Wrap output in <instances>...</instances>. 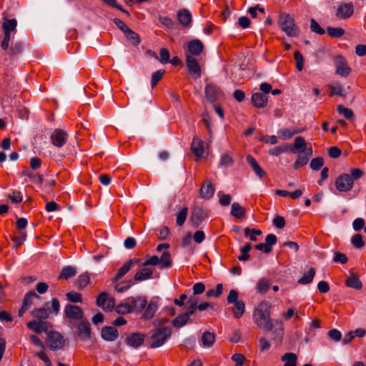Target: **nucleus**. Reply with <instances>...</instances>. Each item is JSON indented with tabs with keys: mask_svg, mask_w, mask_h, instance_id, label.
I'll use <instances>...</instances> for the list:
<instances>
[{
	"mask_svg": "<svg viewBox=\"0 0 366 366\" xmlns=\"http://www.w3.org/2000/svg\"><path fill=\"white\" fill-rule=\"evenodd\" d=\"M150 266H157L159 269H168L172 266V259L168 250L163 252L160 257L153 255L145 261L134 258L125 262L119 269L117 274H126L130 269L137 267L138 270L135 274H152L153 269Z\"/></svg>",
	"mask_w": 366,
	"mask_h": 366,
	"instance_id": "1",
	"label": "nucleus"
},
{
	"mask_svg": "<svg viewBox=\"0 0 366 366\" xmlns=\"http://www.w3.org/2000/svg\"><path fill=\"white\" fill-rule=\"evenodd\" d=\"M290 152L297 154V159L294 163L295 169H298L301 167L306 165L312 156V149L311 147H307L305 140L302 137H297L295 139L293 144H282L275 147L269 150V154L272 156H279L282 152Z\"/></svg>",
	"mask_w": 366,
	"mask_h": 366,
	"instance_id": "2",
	"label": "nucleus"
},
{
	"mask_svg": "<svg viewBox=\"0 0 366 366\" xmlns=\"http://www.w3.org/2000/svg\"><path fill=\"white\" fill-rule=\"evenodd\" d=\"M270 305L267 301L260 302L253 311V321L262 330L272 331L274 325L269 317Z\"/></svg>",
	"mask_w": 366,
	"mask_h": 366,
	"instance_id": "3",
	"label": "nucleus"
},
{
	"mask_svg": "<svg viewBox=\"0 0 366 366\" xmlns=\"http://www.w3.org/2000/svg\"><path fill=\"white\" fill-rule=\"evenodd\" d=\"M351 175L344 173L340 174L335 181L337 189L342 192H346L352 189L354 181L357 180L363 175V172L357 168L351 169Z\"/></svg>",
	"mask_w": 366,
	"mask_h": 366,
	"instance_id": "4",
	"label": "nucleus"
},
{
	"mask_svg": "<svg viewBox=\"0 0 366 366\" xmlns=\"http://www.w3.org/2000/svg\"><path fill=\"white\" fill-rule=\"evenodd\" d=\"M278 24L287 36L296 37L299 35V28L295 25L294 19L289 14H281L279 16Z\"/></svg>",
	"mask_w": 366,
	"mask_h": 366,
	"instance_id": "5",
	"label": "nucleus"
},
{
	"mask_svg": "<svg viewBox=\"0 0 366 366\" xmlns=\"http://www.w3.org/2000/svg\"><path fill=\"white\" fill-rule=\"evenodd\" d=\"M171 329L167 327H159L153 331L149 344L152 348H157L162 346L170 337Z\"/></svg>",
	"mask_w": 366,
	"mask_h": 366,
	"instance_id": "6",
	"label": "nucleus"
},
{
	"mask_svg": "<svg viewBox=\"0 0 366 366\" xmlns=\"http://www.w3.org/2000/svg\"><path fill=\"white\" fill-rule=\"evenodd\" d=\"M151 276H134L132 278L130 276H115L113 282L115 284V290L118 292H122L133 285L137 281H142L148 279Z\"/></svg>",
	"mask_w": 366,
	"mask_h": 366,
	"instance_id": "7",
	"label": "nucleus"
},
{
	"mask_svg": "<svg viewBox=\"0 0 366 366\" xmlns=\"http://www.w3.org/2000/svg\"><path fill=\"white\" fill-rule=\"evenodd\" d=\"M227 301L229 304H234L232 310L234 318L239 319L245 312V304L242 300H238V292L235 290H231L227 297Z\"/></svg>",
	"mask_w": 366,
	"mask_h": 366,
	"instance_id": "8",
	"label": "nucleus"
},
{
	"mask_svg": "<svg viewBox=\"0 0 366 366\" xmlns=\"http://www.w3.org/2000/svg\"><path fill=\"white\" fill-rule=\"evenodd\" d=\"M5 81L6 84L0 88L1 94L8 98H13L18 91V83L14 80L12 76L9 75H6Z\"/></svg>",
	"mask_w": 366,
	"mask_h": 366,
	"instance_id": "9",
	"label": "nucleus"
},
{
	"mask_svg": "<svg viewBox=\"0 0 366 366\" xmlns=\"http://www.w3.org/2000/svg\"><path fill=\"white\" fill-rule=\"evenodd\" d=\"M46 333L48 335L47 343L51 350H57L63 348L65 340L59 332L48 331Z\"/></svg>",
	"mask_w": 366,
	"mask_h": 366,
	"instance_id": "10",
	"label": "nucleus"
},
{
	"mask_svg": "<svg viewBox=\"0 0 366 366\" xmlns=\"http://www.w3.org/2000/svg\"><path fill=\"white\" fill-rule=\"evenodd\" d=\"M207 216V210L200 207H195L192 212L190 222L194 227L197 228Z\"/></svg>",
	"mask_w": 366,
	"mask_h": 366,
	"instance_id": "11",
	"label": "nucleus"
},
{
	"mask_svg": "<svg viewBox=\"0 0 366 366\" xmlns=\"http://www.w3.org/2000/svg\"><path fill=\"white\" fill-rule=\"evenodd\" d=\"M64 312L65 315L70 320L75 321L83 320L84 312L79 306L68 304L66 305Z\"/></svg>",
	"mask_w": 366,
	"mask_h": 366,
	"instance_id": "12",
	"label": "nucleus"
},
{
	"mask_svg": "<svg viewBox=\"0 0 366 366\" xmlns=\"http://www.w3.org/2000/svg\"><path fill=\"white\" fill-rule=\"evenodd\" d=\"M354 5L352 2L341 3L338 5L335 15L340 19H347L354 14Z\"/></svg>",
	"mask_w": 366,
	"mask_h": 366,
	"instance_id": "13",
	"label": "nucleus"
},
{
	"mask_svg": "<svg viewBox=\"0 0 366 366\" xmlns=\"http://www.w3.org/2000/svg\"><path fill=\"white\" fill-rule=\"evenodd\" d=\"M97 305L102 307L105 311H112L115 306V300L113 297H109L107 292H102L97 299Z\"/></svg>",
	"mask_w": 366,
	"mask_h": 366,
	"instance_id": "14",
	"label": "nucleus"
},
{
	"mask_svg": "<svg viewBox=\"0 0 366 366\" xmlns=\"http://www.w3.org/2000/svg\"><path fill=\"white\" fill-rule=\"evenodd\" d=\"M334 62L336 68V74L345 77L350 74L351 69L347 66V62L343 56H336L334 58Z\"/></svg>",
	"mask_w": 366,
	"mask_h": 366,
	"instance_id": "15",
	"label": "nucleus"
},
{
	"mask_svg": "<svg viewBox=\"0 0 366 366\" xmlns=\"http://www.w3.org/2000/svg\"><path fill=\"white\" fill-rule=\"evenodd\" d=\"M145 335L141 332H132L125 337V343L132 347L138 348L144 342Z\"/></svg>",
	"mask_w": 366,
	"mask_h": 366,
	"instance_id": "16",
	"label": "nucleus"
},
{
	"mask_svg": "<svg viewBox=\"0 0 366 366\" xmlns=\"http://www.w3.org/2000/svg\"><path fill=\"white\" fill-rule=\"evenodd\" d=\"M186 64L189 71L194 75L195 79L201 76V69L197 60L193 56H186Z\"/></svg>",
	"mask_w": 366,
	"mask_h": 366,
	"instance_id": "17",
	"label": "nucleus"
},
{
	"mask_svg": "<svg viewBox=\"0 0 366 366\" xmlns=\"http://www.w3.org/2000/svg\"><path fill=\"white\" fill-rule=\"evenodd\" d=\"M67 134L60 129H56L51 135V143L58 147H61L67 141Z\"/></svg>",
	"mask_w": 366,
	"mask_h": 366,
	"instance_id": "18",
	"label": "nucleus"
},
{
	"mask_svg": "<svg viewBox=\"0 0 366 366\" xmlns=\"http://www.w3.org/2000/svg\"><path fill=\"white\" fill-rule=\"evenodd\" d=\"M26 326L34 332L41 333L42 332H48L51 325L46 321L32 320L27 322Z\"/></svg>",
	"mask_w": 366,
	"mask_h": 366,
	"instance_id": "19",
	"label": "nucleus"
},
{
	"mask_svg": "<svg viewBox=\"0 0 366 366\" xmlns=\"http://www.w3.org/2000/svg\"><path fill=\"white\" fill-rule=\"evenodd\" d=\"M215 189L210 179H206L199 189L201 198L209 199L214 193Z\"/></svg>",
	"mask_w": 366,
	"mask_h": 366,
	"instance_id": "20",
	"label": "nucleus"
},
{
	"mask_svg": "<svg viewBox=\"0 0 366 366\" xmlns=\"http://www.w3.org/2000/svg\"><path fill=\"white\" fill-rule=\"evenodd\" d=\"M78 335L81 339L85 340L91 338V326L87 320H81L78 325Z\"/></svg>",
	"mask_w": 366,
	"mask_h": 366,
	"instance_id": "21",
	"label": "nucleus"
},
{
	"mask_svg": "<svg viewBox=\"0 0 366 366\" xmlns=\"http://www.w3.org/2000/svg\"><path fill=\"white\" fill-rule=\"evenodd\" d=\"M101 336L104 340L112 342L118 337L119 332L115 327L112 326H107L102 329Z\"/></svg>",
	"mask_w": 366,
	"mask_h": 366,
	"instance_id": "22",
	"label": "nucleus"
},
{
	"mask_svg": "<svg viewBox=\"0 0 366 366\" xmlns=\"http://www.w3.org/2000/svg\"><path fill=\"white\" fill-rule=\"evenodd\" d=\"M179 23L184 27H189L192 23V14L186 9H180L177 13Z\"/></svg>",
	"mask_w": 366,
	"mask_h": 366,
	"instance_id": "23",
	"label": "nucleus"
},
{
	"mask_svg": "<svg viewBox=\"0 0 366 366\" xmlns=\"http://www.w3.org/2000/svg\"><path fill=\"white\" fill-rule=\"evenodd\" d=\"M129 299L132 306V312H140L145 308L147 304V300L145 297H130Z\"/></svg>",
	"mask_w": 366,
	"mask_h": 366,
	"instance_id": "24",
	"label": "nucleus"
},
{
	"mask_svg": "<svg viewBox=\"0 0 366 366\" xmlns=\"http://www.w3.org/2000/svg\"><path fill=\"white\" fill-rule=\"evenodd\" d=\"M191 149L192 153L195 155L197 159H199L203 157L204 154V143L197 137H194L191 144Z\"/></svg>",
	"mask_w": 366,
	"mask_h": 366,
	"instance_id": "25",
	"label": "nucleus"
},
{
	"mask_svg": "<svg viewBox=\"0 0 366 366\" xmlns=\"http://www.w3.org/2000/svg\"><path fill=\"white\" fill-rule=\"evenodd\" d=\"M267 96L262 92H256L252 95L251 102L257 108H264L267 106Z\"/></svg>",
	"mask_w": 366,
	"mask_h": 366,
	"instance_id": "26",
	"label": "nucleus"
},
{
	"mask_svg": "<svg viewBox=\"0 0 366 366\" xmlns=\"http://www.w3.org/2000/svg\"><path fill=\"white\" fill-rule=\"evenodd\" d=\"M203 48V44L199 39H194L188 43V51L192 56L199 55L202 53Z\"/></svg>",
	"mask_w": 366,
	"mask_h": 366,
	"instance_id": "27",
	"label": "nucleus"
},
{
	"mask_svg": "<svg viewBox=\"0 0 366 366\" xmlns=\"http://www.w3.org/2000/svg\"><path fill=\"white\" fill-rule=\"evenodd\" d=\"M247 162L252 167L255 174L259 177L262 178L265 174V172L259 167L255 159L251 156L247 155L246 157Z\"/></svg>",
	"mask_w": 366,
	"mask_h": 366,
	"instance_id": "28",
	"label": "nucleus"
},
{
	"mask_svg": "<svg viewBox=\"0 0 366 366\" xmlns=\"http://www.w3.org/2000/svg\"><path fill=\"white\" fill-rule=\"evenodd\" d=\"M301 130H299L295 127L285 128L280 129L277 133L279 137L282 140H287L291 139L295 134L300 133Z\"/></svg>",
	"mask_w": 366,
	"mask_h": 366,
	"instance_id": "29",
	"label": "nucleus"
},
{
	"mask_svg": "<svg viewBox=\"0 0 366 366\" xmlns=\"http://www.w3.org/2000/svg\"><path fill=\"white\" fill-rule=\"evenodd\" d=\"M31 315L40 321H45L49 317V312L45 307L34 309Z\"/></svg>",
	"mask_w": 366,
	"mask_h": 366,
	"instance_id": "30",
	"label": "nucleus"
},
{
	"mask_svg": "<svg viewBox=\"0 0 366 366\" xmlns=\"http://www.w3.org/2000/svg\"><path fill=\"white\" fill-rule=\"evenodd\" d=\"M72 282L76 289L83 290L90 283L89 276H77Z\"/></svg>",
	"mask_w": 366,
	"mask_h": 366,
	"instance_id": "31",
	"label": "nucleus"
},
{
	"mask_svg": "<svg viewBox=\"0 0 366 366\" xmlns=\"http://www.w3.org/2000/svg\"><path fill=\"white\" fill-rule=\"evenodd\" d=\"M345 285L355 290H360L362 287V284L357 276H348L345 280Z\"/></svg>",
	"mask_w": 366,
	"mask_h": 366,
	"instance_id": "32",
	"label": "nucleus"
},
{
	"mask_svg": "<svg viewBox=\"0 0 366 366\" xmlns=\"http://www.w3.org/2000/svg\"><path fill=\"white\" fill-rule=\"evenodd\" d=\"M231 214L237 219H242L245 216V210L239 203L234 202L232 204Z\"/></svg>",
	"mask_w": 366,
	"mask_h": 366,
	"instance_id": "33",
	"label": "nucleus"
},
{
	"mask_svg": "<svg viewBox=\"0 0 366 366\" xmlns=\"http://www.w3.org/2000/svg\"><path fill=\"white\" fill-rule=\"evenodd\" d=\"M282 361L285 362L284 366H296L297 357L295 353H285L281 357Z\"/></svg>",
	"mask_w": 366,
	"mask_h": 366,
	"instance_id": "34",
	"label": "nucleus"
},
{
	"mask_svg": "<svg viewBox=\"0 0 366 366\" xmlns=\"http://www.w3.org/2000/svg\"><path fill=\"white\" fill-rule=\"evenodd\" d=\"M201 341L204 347H211L215 341V335L210 332H204L202 334Z\"/></svg>",
	"mask_w": 366,
	"mask_h": 366,
	"instance_id": "35",
	"label": "nucleus"
},
{
	"mask_svg": "<svg viewBox=\"0 0 366 366\" xmlns=\"http://www.w3.org/2000/svg\"><path fill=\"white\" fill-rule=\"evenodd\" d=\"M115 311L118 314L125 315L132 312V306L130 305L129 299L128 298L126 302L118 305L115 307Z\"/></svg>",
	"mask_w": 366,
	"mask_h": 366,
	"instance_id": "36",
	"label": "nucleus"
},
{
	"mask_svg": "<svg viewBox=\"0 0 366 366\" xmlns=\"http://www.w3.org/2000/svg\"><path fill=\"white\" fill-rule=\"evenodd\" d=\"M146 310L144 312L143 317L144 319H151L154 317L157 310V306L155 303L150 302L146 305Z\"/></svg>",
	"mask_w": 366,
	"mask_h": 366,
	"instance_id": "37",
	"label": "nucleus"
},
{
	"mask_svg": "<svg viewBox=\"0 0 366 366\" xmlns=\"http://www.w3.org/2000/svg\"><path fill=\"white\" fill-rule=\"evenodd\" d=\"M271 283L265 278H261L257 284V290L260 294H264L269 289Z\"/></svg>",
	"mask_w": 366,
	"mask_h": 366,
	"instance_id": "38",
	"label": "nucleus"
},
{
	"mask_svg": "<svg viewBox=\"0 0 366 366\" xmlns=\"http://www.w3.org/2000/svg\"><path fill=\"white\" fill-rule=\"evenodd\" d=\"M4 23L2 24V27L4 31H15L17 25L16 20L15 19H7L6 18H4Z\"/></svg>",
	"mask_w": 366,
	"mask_h": 366,
	"instance_id": "39",
	"label": "nucleus"
},
{
	"mask_svg": "<svg viewBox=\"0 0 366 366\" xmlns=\"http://www.w3.org/2000/svg\"><path fill=\"white\" fill-rule=\"evenodd\" d=\"M217 88L212 84H207L205 87V94L209 101H214L217 94Z\"/></svg>",
	"mask_w": 366,
	"mask_h": 366,
	"instance_id": "40",
	"label": "nucleus"
},
{
	"mask_svg": "<svg viewBox=\"0 0 366 366\" xmlns=\"http://www.w3.org/2000/svg\"><path fill=\"white\" fill-rule=\"evenodd\" d=\"M327 31L328 35L333 38H340L345 34V30L340 27L328 26Z\"/></svg>",
	"mask_w": 366,
	"mask_h": 366,
	"instance_id": "41",
	"label": "nucleus"
},
{
	"mask_svg": "<svg viewBox=\"0 0 366 366\" xmlns=\"http://www.w3.org/2000/svg\"><path fill=\"white\" fill-rule=\"evenodd\" d=\"M189 319V318L187 316V315H185V314L179 315L173 320L172 325L175 327H181L184 326V325H186V323L188 322Z\"/></svg>",
	"mask_w": 366,
	"mask_h": 366,
	"instance_id": "42",
	"label": "nucleus"
},
{
	"mask_svg": "<svg viewBox=\"0 0 366 366\" xmlns=\"http://www.w3.org/2000/svg\"><path fill=\"white\" fill-rule=\"evenodd\" d=\"M49 302H47L45 303V306L49 307ZM49 313H54L55 315L59 314L60 310V304L59 300L56 298H53L51 300V307H48L46 309Z\"/></svg>",
	"mask_w": 366,
	"mask_h": 366,
	"instance_id": "43",
	"label": "nucleus"
},
{
	"mask_svg": "<svg viewBox=\"0 0 366 366\" xmlns=\"http://www.w3.org/2000/svg\"><path fill=\"white\" fill-rule=\"evenodd\" d=\"M124 34L128 40H129L134 45L137 46L140 43V38L139 35L130 29H129Z\"/></svg>",
	"mask_w": 366,
	"mask_h": 366,
	"instance_id": "44",
	"label": "nucleus"
},
{
	"mask_svg": "<svg viewBox=\"0 0 366 366\" xmlns=\"http://www.w3.org/2000/svg\"><path fill=\"white\" fill-rule=\"evenodd\" d=\"M337 110L339 114L343 115L344 117L346 118L347 119H352L354 117V114L352 109L344 107L341 104L337 106Z\"/></svg>",
	"mask_w": 366,
	"mask_h": 366,
	"instance_id": "45",
	"label": "nucleus"
},
{
	"mask_svg": "<svg viewBox=\"0 0 366 366\" xmlns=\"http://www.w3.org/2000/svg\"><path fill=\"white\" fill-rule=\"evenodd\" d=\"M24 175L29 177L34 184H41L43 182V177L38 173H32L28 170L23 172Z\"/></svg>",
	"mask_w": 366,
	"mask_h": 366,
	"instance_id": "46",
	"label": "nucleus"
},
{
	"mask_svg": "<svg viewBox=\"0 0 366 366\" xmlns=\"http://www.w3.org/2000/svg\"><path fill=\"white\" fill-rule=\"evenodd\" d=\"M234 162L231 155L227 153L223 154L220 157L219 165L224 167H231Z\"/></svg>",
	"mask_w": 366,
	"mask_h": 366,
	"instance_id": "47",
	"label": "nucleus"
},
{
	"mask_svg": "<svg viewBox=\"0 0 366 366\" xmlns=\"http://www.w3.org/2000/svg\"><path fill=\"white\" fill-rule=\"evenodd\" d=\"M188 214V209L187 207H184L179 213L177 214V224L179 227L182 226L185 220L187 219Z\"/></svg>",
	"mask_w": 366,
	"mask_h": 366,
	"instance_id": "48",
	"label": "nucleus"
},
{
	"mask_svg": "<svg viewBox=\"0 0 366 366\" xmlns=\"http://www.w3.org/2000/svg\"><path fill=\"white\" fill-rule=\"evenodd\" d=\"M164 73V69H159L152 74L151 81V86L152 88H154L157 85V84L162 79Z\"/></svg>",
	"mask_w": 366,
	"mask_h": 366,
	"instance_id": "49",
	"label": "nucleus"
},
{
	"mask_svg": "<svg viewBox=\"0 0 366 366\" xmlns=\"http://www.w3.org/2000/svg\"><path fill=\"white\" fill-rule=\"evenodd\" d=\"M294 57L296 61V68L299 71H301L304 67V57L299 51L295 52Z\"/></svg>",
	"mask_w": 366,
	"mask_h": 366,
	"instance_id": "50",
	"label": "nucleus"
},
{
	"mask_svg": "<svg viewBox=\"0 0 366 366\" xmlns=\"http://www.w3.org/2000/svg\"><path fill=\"white\" fill-rule=\"evenodd\" d=\"M244 235L246 237H249V239L252 241H257V235H261L262 232L259 229H250L249 228H245L244 231Z\"/></svg>",
	"mask_w": 366,
	"mask_h": 366,
	"instance_id": "51",
	"label": "nucleus"
},
{
	"mask_svg": "<svg viewBox=\"0 0 366 366\" xmlns=\"http://www.w3.org/2000/svg\"><path fill=\"white\" fill-rule=\"evenodd\" d=\"M324 164V159L322 157H318L314 158L310 162V168L315 171L319 170Z\"/></svg>",
	"mask_w": 366,
	"mask_h": 366,
	"instance_id": "52",
	"label": "nucleus"
},
{
	"mask_svg": "<svg viewBox=\"0 0 366 366\" xmlns=\"http://www.w3.org/2000/svg\"><path fill=\"white\" fill-rule=\"evenodd\" d=\"M351 243L357 249H360L365 245V242L362 240V236L360 234H356L352 237Z\"/></svg>",
	"mask_w": 366,
	"mask_h": 366,
	"instance_id": "53",
	"label": "nucleus"
},
{
	"mask_svg": "<svg viewBox=\"0 0 366 366\" xmlns=\"http://www.w3.org/2000/svg\"><path fill=\"white\" fill-rule=\"evenodd\" d=\"M66 296L67 299L71 302L78 303L82 302L81 295L79 292L71 291L67 292Z\"/></svg>",
	"mask_w": 366,
	"mask_h": 366,
	"instance_id": "54",
	"label": "nucleus"
},
{
	"mask_svg": "<svg viewBox=\"0 0 366 366\" xmlns=\"http://www.w3.org/2000/svg\"><path fill=\"white\" fill-rule=\"evenodd\" d=\"M22 50L23 44L21 42H16L11 46L9 54L11 56H16L19 54Z\"/></svg>",
	"mask_w": 366,
	"mask_h": 366,
	"instance_id": "55",
	"label": "nucleus"
},
{
	"mask_svg": "<svg viewBox=\"0 0 366 366\" xmlns=\"http://www.w3.org/2000/svg\"><path fill=\"white\" fill-rule=\"evenodd\" d=\"M159 54H160V58H159V59H157V60L159 61L162 64H164L169 62L170 54H169V51L167 49L162 48L160 49Z\"/></svg>",
	"mask_w": 366,
	"mask_h": 366,
	"instance_id": "56",
	"label": "nucleus"
},
{
	"mask_svg": "<svg viewBox=\"0 0 366 366\" xmlns=\"http://www.w3.org/2000/svg\"><path fill=\"white\" fill-rule=\"evenodd\" d=\"M34 297H36V298L39 297L38 295L35 292H29V293H27L24 296L22 305H24L26 307L29 308L31 305L33 299Z\"/></svg>",
	"mask_w": 366,
	"mask_h": 366,
	"instance_id": "57",
	"label": "nucleus"
},
{
	"mask_svg": "<svg viewBox=\"0 0 366 366\" xmlns=\"http://www.w3.org/2000/svg\"><path fill=\"white\" fill-rule=\"evenodd\" d=\"M330 89L331 90L330 96L337 94L340 96H344V89L342 86L339 84H335L332 85H330Z\"/></svg>",
	"mask_w": 366,
	"mask_h": 366,
	"instance_id": "58",
	"label": "nucleus"
},
{
	"mask_svg": "<svg viewBox=\"0 0 366 366\" xmlns=\"http://www.w3.org/2000/svg\"><path fill=\"white\" fill-rule=\"evenodd\" d=\"M310 29L313 32L322 35L325 31L319 25V24L313 19L310 20Z\"/></svg>",
	"mask_w": 366,
	"mask_h": 366,
	"instance_id": "59",
	"label": "nucleus"
},
{
	"mask_svg": "<svg viewBox=\"0 0 366 366\" xmlns=\"http://www.w3.org/2000/svg\"><path fill=\"white\" fill-rule=\"evenodd\" d=\"M232 359L235 362V366H247L244 365V363L246 362V358L242 354L235 353L232 355Z\"/></svg>",
	"mask_w": 366,
	"mask_h": 366,
	"instance_id": "60",
	"label": "nucleus"
},
{
	"mask_svg": "<svg viewBox=\"0 0 366 366\" xmlns=\"http://www.w3.org/2000/svg\"><path fill=\"white\" fill-rule=\"evenodd\" d=\"M333 261L337 263L345 264L347 262V257L343 253L335 252L333 256Z\"/></svg>",
	"mask_w": 366,
	"mask_h": 366,
	"instance_id": "61",
	"label": "nucleus"
},
{
	"mask_svg": "<svg viewBox=\"0 0 366 366\" xmlns=\"http://www.w3.org/2000/svg\"><path fill=\"white\" fill-rule=\"evenodd\" d=\"M9 198L13 203L18 204L22 201V195L20 192L13 191L9 194Z\"/></svg>",
	"mask_w": 366,
	"mask_h": 366,
	"instance_id": "62",
	"label": "nucleus"
},
{
	"mask_svg": "<svg viewBox=\"0 0 366 366\" xmlns=\"http://www.w3.org/2000/svg\"><path fill=\"white\" fill-rule=\"evenodd\" d=\"M328 336L335 342L340 341L342 338L341 332L336 329L330 330L328 332Z\"/></svg>",
	"mask_w": 366,
	"mask_h": 366,
	"instance_id": "63",
	"label": "nucleus"
},
{
	"mask_svg": "<svg viewBox=\"0 0 366 366\" xmlns=\"http://www.w3.org/2000/svg\"><path fill=\"white\" fill-rule=\"evenodd\" d=\"M365 226V220L362 218H357L352 222V227L355 231H360Z\"/></svg>",
	"mask_w": 366,
	"mask_h": 366,
	"instance_id": "64",
	"label": "nucleus"
}]
</instances>
